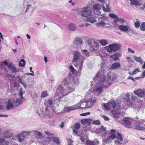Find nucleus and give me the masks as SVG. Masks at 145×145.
Segmentation results:
<instances>
[{
    "label": "nucleus",
    "instance_id": "f257e3e1",
    "mask_svg": "<svg viewBox=\"0 0 145 145\" xmlns=\"http://www.w3.org/2000/svg\"><path fill=\"white\" fill-rule=\"evenodd\" d=\"M108 68L107 67L102 66L99 72L93 78V80L98 82L95 91L98 94L101 93L103 91V89H106L110 86V83L108 81L105 80V76L104 75Z\"/></svg>",
    "mask_w": 145,
    "mask_h": 145
},
{
    "label": "nucleus",
    "instance_id": "f03ea898",
    "mask_svg": "<svg viewBox=\"0 0 145 145\" xmlns=\"http://www.w3.org/2000/svg\"><path fill=\"white\" fill-rule=\"evenodd\" d=\"M110 133L111 135L109 137L103 140V142L106 143H109L114 139V142L116 144H121L123 143V137L121 135L116 132V130L114 129L111 130Z\"/></svg>",
    "mask_w": 145,
    "mask_h": 145
},
{
    "label": "nucleus",
    "instance_id": "7ed1b4c3",
    "mask_svg": "<svg viewBox=\"0 0 145 145\" xmlns=\"http://www.w3.org/2000/svg\"><path fill=\"white\" fill-rule=\"evenodd\" d=\"M74 91L73 88H71L69 87L65 89H63L62 86L59 85L57 89L55 95L58 99H60Z\"/></svg>",
    "mask_w": 145,
    "mask_h": 145
},
{
    "label": "nucleus",
    "instance_id": "20e7f679",
    "mask_svg": "<svg viewBox=\"0 0 145 145\" xmlns=\"http://www.w3.org/2000/svg\"><path fill=\"white\" fill-rule=\"evenodd\" d=\"M21 98H14L9 99L7 102L6 107L7 110H9L18 106L22 103Z\"/></svg>",
    "mask_w": 145,
    "mask_h": 145
},
{
    "label": "nucleus",
    "instance_id": "39448f33",
    "mask_svg": "<svg viewBox=\"0 0 145 145\" xmlns=\"http://www.w3.org/2000/svg\"><path fill=\"white\" fill-rule=\"evenodd\" d=\"M78 13L82 17L88 18L92 15V10L88 5L79 9Z\"/></svg>",
    "mask_w": 145,
    "mask_h": 145
},
{
    "label": "nucleus",
    "instance_id": "423d86ee",
    "mask_svg": "<svg viewBox=\"0 0 145 145\" xmlns=\"http://www.w3.org/2000/svg\"><path fill=\"white\" fill-rule=\"evenodd\" d=\"M73 57L72 63L75 67L78 68L79 70H81L82 68L83 61H82L79 67H78L79 64H78V60L81 59V57L82 56L80 53L77 51H74L73 53Z\"/></svg>",
    "mask_w": 145,
    "mask_h": 145
},
{
    "label": "nucleus",
    "instance_id": "0eeeda50",
    "mask_svg": "<svg viewBox=\"0 0 145 145\" xmlns=\"http://www.w3.org/2000/svg\"><path fill=\"white\" fill-rule=\"evenodd\" d=\"M120 44H118L116 43H113L105 47V49L107 52L110 53L112 51H116L120 49Z\"/></svg>",
    "mask_w": 145,
    "mask_h": 145
},
{
    "label": "nucleus",
    "instance_id": "6e6552de",
    "mask_svg": "<svg viewBox=\"0 0 145 145\" xmlns=\"http://www.w3.org/2000/svg\"><path fill=\"white\" fill-rule=\"evenodd\" d=\"M134 127L138 130L145 131V121L142 119L138 120L135 124Z\"/></svg>",
    "mask_w": 145,
    "mask_h": 145
},
{
    "label": "nucleus",
    "instance_id": "1a4fd4ad",
    "mask_svg": "<svg viewBox=\"0 0 145 145\" xmlns=\"http://www.w3.org/2000/svg\"><path fill=\"white\" fill-rule=\"evenodd\" d=\"M103 106L105 110H112L113 109H117V106L114 100L110 101L107 103L104 104Z\"/></svg>",
    "mask_w": 145,
    "mask_h": 145
},
{
    "label": "nucleus",
    "instance_id": "9d476101",
    "mask_svg": "<svg viewBox=\"0 0 145 145\" xmlns=\"http://www.w3.org/2000/svg\"><path fill=\"white\" fill-rule=\"evenodd\" d=\"M73 43L78 48H81L83 46L84 43L82 40L80 38L76 37L73 40Z\"/></svg>",
    "mask_w": 145,
    "mask_h": 145
},
{
    "label": "nucleus",
    "instance_id": "9b49d317",
    "mask_svg": "<svg viewBox=\"0 0 145 145\" xmlns=\"http://www.w3.org/2000/svg\"><path fill=\"white\" fill-rule=\"evenodd\" d=\"M133 93L140 97L145 98V89H137L134 91Z\"/></svg>",
    "mask_w": 145,
    "mask_h": 145
},
{
    "label": "nucleus",
    "instance_id": "f8f14e48",
    "mask_svg": "<svg viewBox=\"0 0 145 145\" xmlns=\"http://www.w3.org/2000/svg\"><path fill=\"white\" fill-rule=\"evenodd\" d=\"M132 120L130 118H126L124 119L123 125L126 127L130 128L132 127Z\"/></svg>",
    "mask_w": 145,
    "mask_h": 145
},
{
    "label": "nucleus",
    "instance_id": "ddd939ff",
    "mask_svg": "<svg viewBox=\"0 0 145 145\" xmlns=\"http://www.w3.org/2000/svg\"><path fill=\"white\" fill-rule=\"evenodd\" d=\"M126 22L124 18L121 17H118L117 18L114 20L113 23V24L114 26L116 27L118 26V23L119 22H120L121 24H123Z\"/></svg>",
    "mask_w": 145,
    "mask_h": 145
},
{
    "label": "nucleus",
    "instance_id": "4468645a",
    "mask_svg": "<svg viewBox=\"0 0 145 145\" xmlns=\"http://www.w3.org/2000/svg\"><path fill=\"white\" fill-rule=\"evenodd\" d=\"M99 22L97 24V25L101 27H103L106 24V18L104 16H101L98 18Z\"/></svg>",
    "mask_w": 145,
    "mask_h": 145
},
{
    "label": "nucleus",
    "instance_id": "2eb2a0df",
    "mask_svg": "<svg viewBox=\"0 0 145 145\" xmlns=\"http://www.w3.org/2000/svg\"><path fill=\"white\" fill-rule=\"evenodd\" d=\"M118 26V29L119 30L124 32H127L131 31H133V30H131L129 26L128 25H120Z\"/></svg>",
    "mask_w": 145,
    "mask_h": 145
},
{
    "label": "nucleus",
    "instance_id": "dca6fc26",
    "mask_svg": "<svg viewBox=\"0 0 145 145\" xmlns=\"http://www.w3.org/2000/svg\"><path fill=\"white\" fill-rule=\"evenodd\" d=\"M8 68L11 71L14 73L18 72L19 71L18 69L16 68L15 66L12 63H9Z\"/></svg>",
    "mask_w": 145,
    "mask_h": 145
},
{
    "label": "nucleus",
    "instance_id": "f3484780",
    "mask_svg": "<svg viewBox=\"0 0 145 145\" xmlns=\"http://www.w3.org/2000/svg\"><path fill=\"white\" fill-rule=\"evenodd\" d=\"M83 101V100H81L80 102L76 105L77 108L80 107L83 109L86 108V102H84Z\"/></svg>",
    "mask_w": 145,
    "mask_h": 145
},
{
    "label": "nucleus",
    "instance_id": "a211bd4d",
    "mask_svg": "<svg viewBox=\"0 0 145 145\" xmlns=\"http://www.w3.org/2000/svg\"><path fill=\"white\" fill-rule=\"evenodd\" d=\"M121 54L116 53L110 56L114 61H117L119 59L120 57L121 56Z\"/></svg>",
    "mask_w": 145,
    "mask_h": 145
},
{
    "label": "nucleus",
    "instance_id": "6ab92c4d",
    "mask_svg": "<svg viewBox=\"0 0 145 145\" xmlns=\"http://www.w3.org/2000/svg\"><path fill=\"white\" fill-rule=\"evenodd\" d=\"M93 121L92 120L90 119H83L81 120V123L82 124L86 125L89 124Z\"/></svg>",
    "mask_w": 145,
    "mask_h": 145
},
{
    "label": "nucleus",
    "instance_id": "aec40b11",
    "mask_svg": "<svg viewBox=\"0 0 145 145\" xmlns=\"http://www.w3.org/2000/svg\"><path fill=\"white\" fill-rule=\"evenodd\" d=\"M99 142L97 139H95L94 141L92 140H88L86 141V143L87 145H95L98 144Z\"/></svg>",
    "mask_w": 145,
    "mask_h": 145
},
{
    "label": "nucleus",
    "instance_id": "412c9836",
    "mask_svg": "<svg viewBox=\"0 0 145 145\" xmlns=\"http://www.w3.org/2000/svg\"><path fill=\"white\" fill-rule=\"evenodd\" d=\"M77 108L76 105L74 106H68L66 107L65 108V110L67 112H70L71 110H76Z\"/></svg>",
    "mask_w": 145,
    "mask_h": 145
},
{
    "label": "nucleus",
    "instance_id": "4be33fe9",
    "mask_svg": "<svg viewBox=\"0 0 145 145\" xmlns=\"http://www.w3.org/2000/svg\"><path fill=\"white\" fill-rule=\"evenodd\" d=\"M120 64L119 62H116L112 64V69H118L120 67Z\"/></svg>",
    "mask_w": 145,
    "mask_h": 145
},
{
    "label": "nucleus",
    "instance_id": "5701e85b",
    "mask_svg": "<svg viewBox=\"0 0 145 145\" xmlns=\"http://www.w3.org/2000/svg\"><path fill=\"white\" fill-rule=\"evenodd\" d=\"M102 8L103 11L105 12H108L110 11V9L108 5L105 4V3H103Z\"/></svg>",
    "mask_w": 145,
    "mask_h": 145
},
{
    "label": "nucleus",
    "instance_id": "b1692460",
    "mask_svg": "<svg viewBox=\"0 0 145 145\" xmlns=\"http://www.w3.org/2000/svg\"><path fill=\"white\" fill-rule=\"evenodd\" d=\"M90 17L87 18V22H90L91 23H93L96 21V20L95 18V17L94 16H90Z\"/></svg>",
    "mask_w": 145,
    "mask_h": 145
},
{
    "label": "nucleus",
    "instance_id": "393cba45",
    "mask_svg": "<svg viewBox=\"0 0 145 145\" xmlns=\"http://www.w3.org/2000/svg\"><path fill=\"white\" fill-rule=\"evenodd\" d=\"M68 27L69 29L72 31H74L76 29V25L74 24L71 23L70 24Z\"/></svg>",
    "mask_w": 145,
    "mask_h": 145
},
{
    "label": "nucleus",
    "instance_id": "a878e982",
    "mask_svg": "<svg viewBox=\"0 0 145 145\" xmlns=\"http://www.w3.org/2000/svg\"><path fill=\"white\" fill-rule=\"evenodd\" d=\"M108 40L105 39H101L99 41V42L103 46L108 44Z\"/></svg>",
    "mask_w": 145,
    "mask_h": 145
},
{
    "label": "nucleus",
    "instance_id": "bb28decb",
    "mask_svg": "<svg viewBox=\"0 0 145 145\" xmlns=\"http://www.w3.org/2000/svg\"><path fill=\"white\" fill-rule=\"evenodd\" d=\"M130 2L132 5L136 6H140V3L136 0H131Z\"/></svg>",
    "mask_w": 145,
    "mask_h": 145
},
{
    "label": "nucleus",
    "instance_id": "cd10ccee",
    "mask_svg": "<svg viewBox=\"0 0 145 145\" xmlns=\"http://www.w3.org/2000/svg\"><path fill=\"white\" fill-rule=\"evenodd\" d=\"M101 6L99 3L94 4L93 6V8L94 10H99L101 9Z\"/></svg>",
    "mask_w": 145,
    "mask_h": 145
},
{
    "label": "nucleus",
    "instance_id": "c85d7f7f",
    "mask_svg": "<svg viewBox=\"0 0 145 145\" xmlns=\"http://www.w3.org/2000/svg\"><path fill=\"white\" fill-rule=\"evenodd\" d=\"M133 58L135 60L140 63H142L143 62V61L140 57L134 56Z\"/></svg>",
    "mask_w": 145,
    "mask_h": 145
},
{
    "label": "nucleus",
    "instance_id": "c756f323",
    "mask_svg": "<svg viewBox=\"0 0 145 145\" xmlns=\"http://www.w3.org/2000/svg\"><path fill=\"white\" fill-rule=\"evenodd\" d=\"M44 104L45 106L47 107L50 106L52 104V100H48L46 101L44 103Z\"/></svg>",
    "mask_w": 145,
    "mask_h": 145
},
{
    "label": "nucleus",
    "instance_id": "7c9ffc66",
    "mask_svg": "<svg viewBox=\"0 0 145 145\" xmlns=\"http://www.w3.org/2000/svg\"><path fill=\"white\" fill-rule=\"evenodd\" d=\"M99 44L97 42L94 41V45L92 47V49L93 50H96L99 48Z\"/></svg>",
    "mask_w": 145,
    "mask_h": 145
},
{
    "label": "nucleus",
    "instance_id": "2f4dec72",
    "mask_svg": "<svg viewBox=\"0 0 145 145\" xmlns=\"http://www.w3.org/2000/svg\"><path fill=\"white\" fill-rule=\"evenodd\" d=\"M8 142L4 139L0 138V145H8Z\"/></svg>",
    "mask_w": 145,
    "mask_h": 145
},
{
    "label": "nucleus",
    "instance_id": "473e14b6",
    "mask_svg": "<svg viewBox=\"0 0 145 145\" xmlns=\"http://www.w3.org/2000/svg\"><path fill=\"white\" fill-rule=\"evenodd\" d=\"M34 131L35 132V135L37 138L39 139L41 138L42 136V133L39 132H37L35 131H32V132Z\"/></svg>",
    "mask_w": 145,
    "mask_h": 145
},
{
    "label": "nucleus",
    "instance_id": "72a5a7b5",
    "mask_svg": "<svg viewBox=\"0 0 145 145\" xmlns=\"http://www.w3.org/2000/svg\"><path fill=\"white\" fill-rule=\"evenodd\" d=\"M22 134L25 138L27 136L31 134V132L29 131H24L21 133Z\"/></svg>",
    "mask_w": 145,
    "mask_h": 145
},
{
    "label": "nucleus",
    "instance_id": "f704fd0d",
    "mask_svg": "<svg viewBox=\"0 0 145 145\" xmlns=\"http://www.w3.org/2000/svg\"><path fill=\"white\" fill-rule=\"evenodd\" d=\"M131 100L132 101L136 103L138 102V100L137 97L135 95H132L131 97Z\"/></svg>",
    "mask_w": 145,
    "mask_h": 145
},
{
    "label": "nucleus",
    "instance_id": "c9c22d12",
    "mask_svg": "<svg viewBox=\"0 0 145 145\" xmlns=\"http://www.w3.org/2000/svg\"><path fill=\"white\" fill-rule=\"evenodd\" d=\"M18 140L19 142L23 141L25 137L21 133L18 135Z\"/></svg>",
    "mask_w": 145,
    "mask_h": 145
},
{
    "label": "nucleus",
    "instance_id": "e433bc0d",
    "mask_svg": "<svg viewBox=\"0 0 145 145\" xmlns=\"http://www.w3.org/2000/svg\"><path fill=\"white\" fill-rule=\"evenodd\" d=\"M119 112H116L115 111L112 112V115L115 118H117L118 117V115L119 114Z\"/></svg>",
    "mask_w": 145,
    "mask_h": 145
},
{
    "label": "nucleus",
    "instance_id": "4c0bfd02",
    "mask_svg": "<svg viewBox=\"0 0 145 145\" xmlns=\"http://www.w3.org/2000/svg\"><path fill=\"white\" fill-rule=\"evenodd\" d=\"M48 93L46 91H43L41 93V97L42 98L46 97L48 96Z\"/></svg>",
    "mask_w": 145,
    "mask_h": 145
},
{
    "label": "nucleus",
    "instance_id": "58836bf2",
    "mask_svg": "<svg viewBox=\"0 0 145 145\" xmlns=\"http://www.w3.org/2000/svg\"><path fill=\"white\" fill-rule=\"evenodd\" d=\"M140 29L143 31H144L145 30V22H142L141 25L140 27Z\"/></svg>",
    "mask_w": 145,
    "mask_h": 145
},
{
    "label": "nucleus",
    "instance_id": "ea45409f",
    "mask_svg": "<svg viewBox=\"0 0 145 145\" xmlns=\"http://www.w3.org/2000/svg\"><path fill=\"white\" fill-rule=\"evenodd\" d=\"M12 135L10 133L9 131H7L5 134V137H11Z\"/></svg>",
    "mask_w": 145,
    "mask_h": 145
},
{
    "label": "nucleus",
    "instance_id": "a19ab883",
    "mask_svg": "<svg viewBox=\"0 0 145 145\" xmlns=\"http://www.w3.org/2000/svg\"><path fill=\"white\" fill-rule=\"evenodd\" d=\"M86 108H89L91 107L92 105L90 101H87L86 102Z\"/></svg>",
    "mask_w": 145,
    "mask_h": 145
},
{
    "label": "nucleus",
    "instance_id": "79ce46f5",
    "mask_svg": "<svg viewBox=\"0 0 145 145\" xmlns=\"http://www.w3.org/2000/svg\"><path fill=\"white\" fill-rule=\"evenodd\" d=\"M25 61L23 59L21 60L19 64V65L20 67H24L25 66Z\"/></svg>",
    "mask_w": 145,
    "mask_h": 145
},
{
    "label": "nucleus",
    "instance_id": "37998d69",
    "mask_svg": "<svg viewBox=\"0 0 145 145\" xmlns=\"http://www.w3.org/2000/svg\"><path fill=\"white\" fill-rule=\"evenodd\" d=\"M19 78V80L20 81L21 84H22L23 86L24 87L25 89H26L27 86V85L25 83H24L22 81L21 78H20L19 77V76H17Z\"/></svg>",
    "mask_w": 145,
    "mask_h": 145
},
{
    "label": "nucleus",
    "instance_id": "c03bdc74",
    "mask_svg": "<svg viewBox=\"0 0 145 145\" xmlns=\"http://www.w3.org/2000/svg\"><path fill=\"white\" fill-rule=\"evenodd\" d=\"M109 16L111 18H118V16L114 14H108Z\"/></svg>",
    "mask_w": 145,
    "mask_h": 145
},
{
    "label": "nucleus",
    "instance_id": "a18cd8bd",
    "mask_svg": "<svg viewBox=\"0 0 145 145\" xmlns=\"http://www.w3.org/2000/svg\"><path fill=\"white\" fill-rule=\"evenodd\" d=\"M140 25V22L138 21L136 22L135 23V26L137 28H138L139 27Z\"/></svg>",
    "mask_w": 145,
    "mask_h": 145
},
{
    "label": "nucleus",
    "instance_id": "49530a36",
    "mask_svg": "<svg viewBox=\"0 0 145 145\" xmlns=\"http://www.w3.org/2000/svg\"><path fill=\"white\" fill-rule=\"evenodd\" d=\"M92 123L97 125H99L101 123L99 120H97L93 121Z\"/></svg>",
    "mask_w": 145,
    "mask_h": 145
},
{
    "label": "nucleus",
    "instance_id": "de8ad7c7",
    "mask_svg": "<svg viewBox=\"0 0 145 145\" xmlns=\"http://www.w3.org/2000/svg\"><path fill=\"white\" fill-rule=\"evenodd\" d=\"M100 130L101 132L105 131L106 130V127L103 125H101V126Z\"/></svg>",
    "mask_w": 145,
    "mask_h": 145
},
{
    "label": "nucleus",
    "instance_id": "09e8293b",
    "mask_svg": "<svg viewBox=\"0 0 145 145\" xmlns=\"http://www.w3.org/2000/svg\"><path fill=\"white\" fill-rule=\"evenodd\" d=\"M81 51L83 53L84 55H86V56H88L89 54L88 51L86 50H81Z\"/></svg>",
    "mask_w": 145,
    "mask_h": 145
},
{
    "label": "nucleus",
    "instance_id": "8fccbe9b",
    "mask_svg": "<svg viewBox=\"0 0 145 145\" xmlns=\"http://www.w3.org/2000/svg\"><path fill=\"white\" fill-rule=\"evenodd\" d=\"M126 58L128 60V62H130L131 63H133L134 62V60L133 59L131 58L130 57L127 56V57Z\"/></svg>",
    "mask_w": 145,
    "mask_h": 145
},
{
    "label": "nucleus",
    "instance_id": "3c124183",
    "mask_svg": "<svg viewBox=\"0 0 145 145\" xmlns=\"http://www.w3.org/2000/svg\"><path fill=\"white\" fill-rule=\"evenodd\" d=\"M53 141L55 142L57 144H58L59 142V139L57 138H54L53 139Z\"/></svg>",
    "mask_w": 145,
    "mask_h": 145
},
{
    "label": "nucleus",
    "instance_id": "603ef678",
    "mask_svg": "<svg viewBox=\"0 0 145 145\" xmlns=\"http://www.w3.org/2000/svg\"><path fill=\"white\" fill-rule=\"evenodd\" d=\"M126 99L127 102H129L130 101V99L129 98L130 95L129 93H127L126 95Z\"/></svg>",
    "mask_w": 145,
    "mask_h": 145
},
{
    "label": "nucleus",
    "instance_id": "864d4df0",
    "mask_svg": "<svg viewBox=\"0 0 145 145\" xmlns=\"http://www.w3.org/2000/svg\"><path fill=\"white\" fill-rule=\"evenodd\" d=\"M2 65H5L6 66H7L8 67V65H9V64H8L7 62V61L6 60H4L3 62V63H2L1 64Z\"/></svg>",
    "mask_w": 145,
    "mask_h": 145
},
{
    "label": "nucleus",
    "instance_id": "5fc2aeb1",
    "mask_svg": "<svg viewBox=\"0 0 145 145\" xmlns=\"http://www.w3.org/2000/svg\"><path fill=\"white\" fill-rule=\"evenodd\" d=\"M101 116L105 121H108L109 120V118L106 116L102 115H101Z\"/></svg>",
    "mask_w": 145,
    "mask_h": 145
},
{
    "label": "nucleus",
    "instance_id": "6e6d98bb",
    "mask_svg": "<svg viewBox=\"0 0 145 145\" xmlns=\"http://www.w3.org/2000/svg\"><path fill=\"white\" fill-rule=\"evenodd\" d=\"M80 125L79 123H76L75 125V127L76 129H78L80 127Z\"/></svg>",
    "mask_w": 145,
    "mask_h": 145
},
{
    "label": "nucleus",
    "instance_id": "4d7b16f0",
    "mask_svg": "<svg viewBox=\"0 0 145 145\" xmlns=\"http://www.w3.org/2000/svg\"><path fill=\"white\" fill-rule=\"evenodd\" d=\"M69 69L72 72H74L75 69L72 65H71L70 66Z\"/></svg>",
    "mask_w": 145,
    "mask_h": 145
},
{
    "label": "nucleus",
    "instance_id": "13d9d810",
    "mask_svg": "<svg viewBox=\"0 0 145 145\" xmlns=\"http://www.w3.org/2000/svg\"><path fill=\"white\" fill-rule=\"evenodd\" d=\"M140 71L138 69H135L133 71V73L134 75L136 74L137 72H140Z\"/></svg>",
    "mask_w": 145,
    "mask_h": 145
},
{
    "label": "nucleus",
    "instance_id": "bf43d9fd",
    "mask_svg": "<svg viewBox=\"0 0 145 145\" xmlns=\"http://www.w3.org/2000/svg\"><path fill=\"white\" fill-rule=\"evenodd\" d=\"M25 75H31V76H34V74L33 73L27 72L24 74Z\"/></svg>",
    "mask_w": 145,
    "mask_h": 145
},
{
    "label": "nucleus",
    "instance_id": "052dcab7",
    "mask_svg": "<svg viewBox=\"0 0 145 145\" xmlns=\"http://www.w3.org/2000/svg\"><path fill=\"white\" fill-rule=\"evenodd\" d=\"M128 51L129 52L131 53H135L134 51L130 48H129L128 49Z\"/></svg>",
    "mask_w": 145,
    "mask_h": 145
},
{
    "label": "nucleus",
    "instance_id": "680f3d73",
    "mask_svg": "<svg viewBox=\"0 0 145 145\" xmlns=\"http://www.w3.org/2000/svg\"><path fill=\"white\" fill-rule=\"evenodd\" d=\"M90 114L89 112H86L84 113L81 114H80V115L82 116H85L87 115H88Z\"/></svg>",
    "mask_w": 145,
    "mask_h": 145
},
{
    "label": "nucleus",
    "instance_id": "e2e57ef3",
    "mask_svg": "<svg viewBox=\"0 0 145 145\" xmlns=\"http://www.w3.org/2000/svg\"><path fill=\"white\" fill-rule=\"evenodd\" d=\"M19 95H20V96L21 97V99L22 98H24V97H23L22 95H23V93L22 90V89H21L20 91L19 92Z\"/></svg>",
    "mask_w": 145,
    "mask_h": 145
},
{
    "label": "nucleus",
    "instance_id": "0e129e2a",
    "mask_svg": "<svg viewBox=\"0 0 145 145\" xmlns=\"http://www.w3.org/2000/svg\"><path fill=\"white\" fill-rule=\"evenodd\" d=\"M141 74L142 75V76L141 77V78H143L145 77V70L144 71L141 73Z\"/></svg>",
    "mask_w": 145,
    "mask_h": 145
},
{
    "label": "nucleus",
    "instance_id": "69168bd1",
    "mask_svg": "<svg viewBox=\"0 0 145 145\" xmlns=\"http://www.w3.org/2000/svg\"><path fill=\"white\" fill-rule=\"evenodd\" d=\"M31 7V5H28L27 6L25 12H27V10L29 9V8Z\"/></svg>",
    "mask_w": 145,
    "mask_h": 145
},
{
    "label": "nucleus",
    "instance_id": "338daca9",
    "mask_svg": "<svg viewBox=\"0 0 145 145\" xmlns=\"http://www.w3.org/2000/svg\"><path fill=\"white\" fill-rule=\"evenodd\" d=\"M90 102H91V104L92 105L93 104V103H94L96 101L94 99H93L91 100V101H89Z\"/></svg>",
    "mask_w": 145,
    "mask_h": 145
},
{
    "label": "nucleus",
    "instance_id": "774afa93",
    "mask_svg": "<svg viewBox=\"0 0 145 145\" xmlns=\"http://www.w3.org/2000/svg\"><path fill=\"white\" fill-rule=\"evenodd\" d=\"M141 9L142 10H145V2L144 3L143 5V7H141Z\"/></svg>",
    "mask_w": 145,
    "mask_h": 145
}]
</instances>
